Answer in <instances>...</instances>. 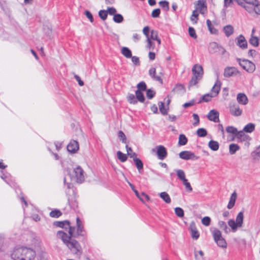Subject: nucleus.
Masks as SVG:
<instances>
[{
    "instance_id": "obj_1",
    "label": "nucleus",
    "mask_w": 260,
    "mask_h": 260,
    "mask_svg": "<svg viewBox=\"0 0 260 260\" xmlns=\"http://www.w3.org/2000/svg\"><path fill=\"white\" fill-rule=\"evenodd\" d=\"M75 230V226H70V230L68 231L69 235L64 232L61 231L57 232V235L61 239L71 253L76 257L80 258L82 254V248L78 241L74 239L77 238V236L74 235Z\"/></svg>"
},
{
    "instance_id": "obj_2",
    "label": "nucleus",
    "mask_w": 260,
    "mask_h": 260,
    "mask_svg": "<svg viewBox=\"0 0 260 260\" xmlns=\"http://www.w3.org/2000/svg\"><path fill=\"white\" fill-rule=\"evenodd\" d=\"M36 252L31 248L25 247L16 248L11 254L13 260H33Z\"/></svg>"
},
{
    "instance_id": "obj_3",
    "label": "nucleus",
    "mask_w": 260,
    "mask_h": 260,
    "mask_svg": "<svg viewBox=\"0 0 260 260\" xmlns=\"http://www.w3.org/2000/svg\"><path fill=\"white\" fill-rule=\"evenodd\" d=\"M240 60L239 65L245 70L249 73H253L255 70V64L251 61L247 59Z\"/></svg>"
},
{
    "instance_id": "obj_4",
    "label": "nucleus",
    "mask_w": 260,
    "mask_h": 260,
    "mask_svg": "<svg viewBox=\"0 0 260 260\" xmlns=\"http://www.w3.org/2000/svg\"><path fill=\"white\" fill-rule=\"evenodd\" d=\"M156 150L158 158L160 160H164L167 156L166 148L162 145H159L152 149V151L155 152Z\"/></svg>"
},
{
    "instance_id": "obj_5",
    "label": "nucleus",
    "mask_w": 260,
    "mask_h": 260,
    "mask_svg": "<svg viewBox=\"0 0 260 260\" xmlns=\"http://www.w3.org/2000/svg\"><path fill=\"white\" fill-rule=\"evenodd\" d=\"M75 176L73 177L77 182L82 183L84 180V171L82 169L78 166L73 170Z\"/></svg>"
},
{
    "instance_id": "obj_6",
    "label": "nucleus",
    "mask_w": 260,
    "mask_h": 260,
    "mask_svg": "<svg viewBox=\"0 0 260 260\" xmlns=\"http://www.w3.org/2000/svg\"><path fill=\"white\" fill-rule=\"evenodd\" d=\"M179 157L184 160L188 159H198V156H197L194 153L189 151H183L179 153Z\"/></svg>"
},
{
    "instance_id": "obj_7",
    "label": "nucleus",
    "mask_w": 260,
    "mask_h": 260,
    "mask_svg": "<svg viewBox=\"0 0 260 260\" xmlns=\"http://www.w3.org/2000/svg\"><path fill=\"white\" fill-rule=\"evenodd\" d=\"M245 10L249 13L255 12L257 14H260V4L257 0L256 2H252V3L248 6Z\"/></svg>"
},
{
    "instance_id": "obj_8",
    "label": "nucleus",
    "mask_w": 260,
    "mask_h": 260,
    "mask_svg": "<svg viewBox=\"0 0 260 260\" xmlns=\"http://www.w3.org/2000/svg\"><path fill=\"white\" fill-rule=\"evenodd\" d=\"M156 69L154 68H151L149 71V74L150 76L155 81H158L161 84H162L163 81L161 79L162 73L159 72L157 75L156 74Z\"/></svg>"
},
{
    "instance_id": "obj_9",
    "label": "nucleus",
    "mask_w": 260,
    "mask_h": 260,
    "mask_svg": "<svg viewBox=\"0 0 260 260\" xmlns=\"http://www.w3.org/2000/svg\"><path fill=\"white\" fill-rule=\"evenodd\" d=\"M230 111L235 116H240L242 113V110L240 108L239 105L236 103L230 104Z\"/></svg>"
},
{
    "instance_id": "obj_10",
    "label": "nucleus",
    "mask_w": 260,
    "mask_h": 260,
    "mask_svg": "<svg viewBox=\"0 0 260 260\" xmlns=\"http://www.w3.org/2000/svg\"><path fill=\"white\" fill-rule=\"evenodd\" d=\"M193 75L202 79L204 74V71L202 66L199 64H194L192 68Z\"/></svg>"
},
{
    "instance_id": "obj_11",
    "label": "nucleus",
    "mask_w": 260,
    "mask_h": 260,
    "mask_svg": "<svg viewBox=\"0 0 260 260\" xmlns=\"http://www.w3.org/2000/svg\"><path fill=\"white\" fill-rule=\"evenodd\" d=\"M236 44L238 46L242 49H245L247 48V42L245 37L242 35H239L236 38Z\"/></svg>"
},
{
    "instance_id": "obj_12",
    "label": "nucleus",
    "mask_w": 260,
    "mask_h": 260,
    "mask_svg": "<svg viewBox=\"0 0 260 260\" xmlns=\"http://www.w3.org/2000/svg\"><path fill=\"white\" fill-rule=\"evenodd\" d=\"M68 151L72 153H75L79 149V144L75 140H72L67 146Z\"/></svg>"
},
{
    "instance_id": "obj_13",
    "label": "nucleus",
    "mask_w": 260,
    "mask_h": 260,
    "mask_svg": "<svg viewBox=\"0 0 260 260\" xmlns=\"http://www.w3.org/2000/svg\"><path fill=\"white\" fill-rule=\"evenodd\" d=\"M209 120L217 122L219 121V113L215 110H211L207 115Z\"/></svg>"
},
{
    "instance_id": "obj_14",
    "label": "nucleus",
    "mask_w": 260,
    "mask_h": 260,
    "mask_svg": "<svg viewBox=\"0 0 260 260\" xmlns=\"http://www.w3.org/2000/svg\"><path fill=\"white\" fill-rule=\"evenodd\" d=\"M221 84V82L218 79V78H217L215 83L211 89V93L210 94L212 95V96L215 97L218 94L220 90Z\"/></svg>"
},
{
    "instance_id": "obj_15",
    "label": "nucleus",
    "mask_w": 260,
    "mask_h": 260,
    "mask_svg": "<svg viewBox=\"0 0 260 260\" xmlns=\"http://www.w3.org/2000/svg\"><path fill=\"white\" fill-rule=\"evenodd\" d=\"M189 229L192 238L196 240L198 239L200 236V234L197 230L196 224L193 222L190 223Z\"/></svg>"
},
{
    "instance_id": "obj_16",
    "label": "nucleus",
    "mask_w": 260,
    "mask_h": 260,
    "mask_svg": "<svg viewBox=\"0 0 260 260\" xmlns=\"http://www.w3.org/2000/svg\"><path fill=\"white\" fill-rule=\"evenodd\" d=\"M237 100L239 104L245 105L248 103V100L246 95L243 93L237 94Z\"/></svg>"
},
{
    "instance_id": "obj_17",
    "label": "nucleus",
    "mask_w": 260,
    "mask_h": 260,
    "mask_svg": "<svg viewBox=\"0 0 260 260\" xmlns=\"http://www.w3.org/2000/svg\"><path fill=\"white\" fill-rule=\"evenodd\" d=\"M237 2L238 4L243 7L245 9L250 6L252 2H256V0H234Z\"/></svg>"
},
{
    "instance_id": "obj_18",
    "label": "nucleus",
    "mask_w": 260,
    "mask_h": 260,
    "mask_svg": "<svg viewBox=\"0 0 260 260\" xmlns=\"http://www.w3.org/2000/svg\"><path fill=\"white\" fill-rule=\"evenodd\" d=\"M237 197V193L234 191L231 195L230 201L227 206V208L229 209H232L235 205L236 200Z\"/></svg>"
},
{
    "instance_id": "obj_19",
    "label": "nucleus",
    "mask_w": 260,
    "mask_h": 260,
    "mask_svg": "<svg viewBox=\"0 0 260 260\" xmlns=\"http://www.w3.org/2000/svg\"><path fill=\"white\" fill-rule=\"evenodd\" d=\"M223 30L224 33L225 34V35L229 37L230 36H231L234 31V27L231 25H226L223 28Z\"/></svg>"
},
{
    "instance_id": "obj_20",
    "label": "nucleus",
    "mask_w": 260,
    "mask_h": 260,
    "mask_svg": "<svg viewBox=\"0 0 260 260\" xmlns=\"http://www.w3.org/2000/svg\"><path fill=\"white\" fill-rule=\"evenodd\" d=\"M54 225L57 227L66 229L68 228L67 227H66L67 226L69 228V230H70V226H71L70 225V223L69 220H64L62 221H55L54 222Z\"/></svg>"
},
{
    "instance_id": "obj_21",
    "label": "nucleus",
    "mask_w": 260,
    "mask_h": 260,
    "mask_svg": "<svg viewBox=\"0 0 260 260\" xmlns=\"http://www.w3.org/2000/svg\"><path fill=\"white\" fill-rule=\"evenodd\" d=\"M244 219V214L243 212H240L236 216V222L238 224L239 228L243 225Z\"/></svg>"
},
{
    "instance_id": "obj_22",
    "label": "nucleus",
    "mask_w": 260,
    "mask_h": 260,
    "mask_svg": "<svg viewBox=\"0 0 260 260\" xmlns=\"http://www.w3.org/2000/svg\"><path fill=\"white\" fill-rule=\"evenodd\" d=\"M213 237L215 242L223 238L221 235V232L219 230L215 229L212 232Z\"/></svg>"
},
{
    "instance_id": "obj_23",
    "label": "nucleus",
    "mask_w": 260,
    "mask_h": 260,
    "mask_svg": "<svg viewBox=\"0 0 260 260\" xmlns=\"http://www.w3.org/2000/svg\"><path fill=\"white\" fill-rule=\"evenodd\" d=\"M209 147L213 151H217L219 149V145L218 142L211 140L208 143Z\"/></svg>"
},
{
    "instance_id": "obj_24",
    "label": "nucleus",
    "mask_w": 260,
    "mask_h": 260,
    "mask_svg": "<svg viewBox=\"0 0 260 260\" xmlns=\"http://www.w3.org/2000/svg\"><path fill=\"white\" fill-rule=\"evenodd\" d=\"M159 197L167 204H170L171 202V200L170 196L166 192H162L159 194Z\"/></svg>"
},
{
    "instance_id": "obj_25",
    "label": "nucleus",
    "mask_w": 260,
    "mask_h": 260,
    "mask_svg": "<svg viewBox=\"0 0 260 260\" xmlns=\"http://www.w3.org/2000/svg\"><path fill=\"white\" fill-rule=\"evenodd\" d=\"M121 53L126 58L132 57V54L131 50L126 47H123L121 49Z\"/></svg>"
},
{
    "instance_id": "obj_26",
    "label": "nucleus",
    "mask_w": 260,
    "mask_h": 260,
    "mask_svg": "<svg viewBox=\"0 0 260 260\" xmlns=\"http://www.w3.org/2000/svg\"><path fill=\"white\" fill-rule=\"evenodd\" d=\"M218 224L220 229L223 230L225 233H229L230 232V229L228 228L224 221L221 220L219 221Z\"/></svg>"
},
{
    "instance_id": "obj_27",
    "label": "nucleus",
    "mask_w": 260,
    "mask_h": 260,
    "mask_svg": "<svg viewBox=\"0 0 260 260\" xmlns=\"http://www.w3.org/2000/svg\"><path fill=\"white\" fill-rule=\"evenodd\" d=\"M235 69L232 67H227L224 69V76L225 77H230L233 76L234 73Z\"/></svg>"
},
{
    "instance_id": "obj_28",
    "label": "nucleus",
    "mask_w": 260,
    "mask_h": 260,
    "mask_svg": "<svg viewBox=\"0 0 260 260\" xmlns=\"http://www.w3.org/2000/svg\"><path fill=\"white\" fill-rule=\"evenodd\" d=\"M187 138L183 134H180L179 136L178 145L179 146H183L187 143Z\"/></svg>"
},
{
    "instance_id": "obj_29",
    "label": "nucleus",
    "mask_w": 260,
    "mask_h": 260,
    "mask_svg": "<svg viewBox=\"0 0 260 260\" xmlns=\"http://www.w3.org/2000/svg\"><path fill=\"white\" fill-rule=\"evenodd\" d=\"M240 149V147L236 144H231L229 146V151L231 154H234Z\"/></svg>"
},
{
    "instance_id": "obj_30",
    "label": "nucleus",
    "mask_w": 260,
    "mask_h": 260,
    "mask_svg": "<svg viewBox=\"0 0 260 260\" xmlns=\"http://www.w3.org/2000/svg\"><path fill=\"white\" fill-rule=\"evenodd\" d=\"M254 129L255 125L253 123H249L244 126L243 131L246 133H251L254 131Z\"/></svg>"
},
{
    "instance_id": "obj_31",
    "label": "nucleus",
    "mask_w": 260,
    "mask_h": 260,
    "mask_svg": "<svg viewBox=\"0 0 260 260\" xmlns=\"http://www.w3.org/2000/svg\"><path fill=\"white\" fill-rule=\"evenodd\" d=\"M228 224L231 228L233 232H235L237 230L238 228H239L238 224L233 219H230L228 221Z\"/></svg>"
},
{
    "instance_id": "obj_32",
    "label": "nucleus",
    "mask_w": 260,
    "mask_h": 260,
    "mask_svg": "<svg viewBox=\"0 0 260 260\" xmlns=\"http://www.w3.org/2000/svg\"><path fill=\"white\" fill-rule=\"evenodd\" d=\"M249 43L254 47H257L259 45V39L257 37L251 35V38L249 39Z\"/></svg>"
},
{
    "instance_id": "obj_33",
    "label": "nucleus",
    "mask_w": 260,
    "mask_h": 260,
    "mask_svg": "<svg viewBox=\"0 0 260 260\" xmlns=\"http://www.w3.org/2000/svg\"><path fill=\"white\" fill-rule=\"evenodd\" d=\"M136 97L137 101H139L141 103H143L145 101V97L144 96L142 91L139 90H136L135 91Z\"/></svg>"
},
{
    "instance_id": "obj_34",
    "label": "nucleus",
    "mask_w": 260,
    "mask_h": 260,
    "mask_svg": "<svg viewBox=\"0 0 260 260\" xmlns=\"http://www.w3.org/2000/svg\"><path fill=\"white\" fill-rule=\"evenodd\" d=\"M206 22L208 29L210 31V32L212 34H217L218 30L212 26V24L210 20L207 19Z\"/></svg>"
},
{
    "instance_id": "obj_35",
    "label": "nucleus",
    "mask_w": 260,
    "mask_h": 260,
    "mask_svg": "<svg viewBox=\"0 0 260 260\" xmlns=\"http://www.w3.org/2000/svg\"><path fill=\"white\" fill-rule=\"evenodd\" d=\"M178 178L182 181H183L186 179L185 172L182 170H175Z\"/></svg>"
},
{
    "instance_id": "obj_36",
    "label": "nucleus",
    "mask_w": 260,
    "mask_h": 260,
    "mask_svg": "<svg viewBox=\"0 0 260 260\" xmlns=\"http://www.w3.org/2000/svg\"><path fill=\"white\" fill-rule=\"evenodd\" d=\"M133 160L139 171L143 168V164L140 159L135 157L134 159H133Z\"/></svg>"
},
{
    "instance_id": "obj_37",
    "label": "nucleus",
    "mask_w": 260,
    "mask_h": 260,
    "mask_svg": "<svg viewBox=\"0 0 260 260\" xmlns=\"http://www.w3.org/2000/svg\"><path fill=\"white\" fill-rule=\"evenodd\" d=\"M117 156L119 160L121 162L125 161L127 159V156L125 154L123 153L120 151L117 152Z\"/></svg>"
},
{
    "instance_id": "obj_38",
    "label": "nucleus",
    "mask_w": 260,
    "mask_h": 260,
    "mask_svg": "<svg viewBox=\"0 0 260 260\" xmlns=\"http://www.w3.org/2000/svg\"><path fill=\"white\" fill-rule=\"evenodd\" d=\"M201 79L200 78L197 77L196 75H193L189 82V87L196 85Z\"/></svg>"
},
{
    "instance_id": "obj_39",
    "label": "nucleus",
    "mask_w": 260,
    "mask_h": 260,
    "mask_svg": "<svg viewBox=\"0 0 260 260\" xmlns=\"http://www.w3.org/2000/svg\"><path fill=\"white\" fill-rule=\"evenodd\" d=\"M235 136L237 138L241 139V140L245 141L248 139V136L245 135L243 131L238 132L235 134Z\"/></svg>"
},
{
    "instance_id": "obj_40",
    "label": "nucleus",
    "mask_w": 260,
    "mask_h": 260,
    "mask_svg": "<svg viewBox=\"0 0 260 260\" xmlns=\"http://www.w3.org/2000/svg\"><path fill=\"white\" fill-rule=\"evenodd\" d=\"M158 106L159 111L161 112V113L164 115H167L168 113V111L167 109L165 108L164 103L162 102H159L158 103Z\"/></svg>"
},
{
    "instance_id": "obj_41",
    "label": "nucleus",
    "mask_w": 260,
    "mask_h": 260,
    "mask_svg": "<svg viewBox=\"0 0 260 260\" xmlns=\"http://www.w3.org/2000/svg\"><path fill=\"white\" fill-rule=\"evenodd\" d=\"M125 147L127 150V154L128 156H129L131 158H133V159H134L135 157H137V154L133 151L131 147H128L127 145H126Z\"/></svg>"
},
{
    "instance_id": "obj_42",
    "label": "nucleus",
    "mask_w": 260,
    "mask_h": 260,
    "mask_svg": "<svg viewBox=\"0 0 260 260\" xmlns=\"http://www.w3.org/2000/svg\"><path fill=\"white\" fill-rule=\"evenodd\" d=\"M84 233L85 231L84 230V227L83 225H82L77 228L76 233H74V235L77 236V238L79 236H84L85 235Z\"/></svg>"
},
{
    "instance_id": "obj_43",
    "label": "nucleus",
    "mask_w": 260,
    "mask_h": 260,
    "mask_svg": "<svg viewBox=\"0 0 260 260\" xmlns=\"http://www.w3.org/2000/svg\"><path fill=\"white\" fill-rule=\"evenodd\" d=\"M214 96H212V95L211 94H206L202 96L200 99V100L199 101L198 103H200L202 101H204L205 102H208L209 101H210L212 98H213Z\"/></svg>"
},
{
    "instance_id": "obj_44",
    "label": "nucleus",
    "mask_w": 260,
    "mask_h": 260,
    "mask_svg": "<svg viewBox=\"0 0 260 260\" xmlns=\"http://www.w3.org/2000/svg\"><path fill=\"white\" fill-rule=\"evenodd\" d=\"M113 19L115 22L119 23L123 21V17L120 14H116L114 15Z\"/></svg>"
},
{
    "instance_id": "obj_45",
    "label": "nucleus",
    "mask_w": 260,
    "mask_h": 260,
    "mask_svg": "<svg viewBox=\"0 0 260 260\" xmlns=\"http://www.w3.org/2000/svg\"><path fill=\"white\" fill-rule=\"evenodd\" d=\"M137 87L138 88L137 90H139L140 91H144L147 90L146 84L143 81H142L138 83L137 86Z\"/></svg>"
},
{
    "instance_id": "obj_46",
    "label": "nucleus",
    "mask_w": 260,
    "mask_h": 260,
    "mask_svg": "<svg viewBox=\"0 0 260 260\" xmlns=\"http://www.w3.org/2000/svg\"><path fill=\"white\" fill-rule=\"evenodd\" d=\"M198 9L200 10L201 13H203L202 11L204 9H206V6L205 5L204 0H199L198 2Z\"/></svg>"
},
{
    "instance_id": "obj_47",
    "label": "nucleus",
    "mask_w": 260,
    "mask_h": 260,
    "mask_svg": "<svg viewBox=\"0 0 260 260\" xmlns=\"http://www.w3.org/2000/svg\"><path fill=\"white\" fill-rule=\"evenodd\" d=\"M197 134L200 137H204L207 135V132L204 128H200L197 130Z\"/></svg>"
},
{
    "instance_id": "obj_48",
    "label": "nucleus",
    "mask_w": 260,
    "mask_h": 260,
    "mask_svg": "<svg viewBox=\"0 0 260 260\" xmlns=\"http://www.w3.org/2000/svg\"><path fill=\"white\" fill-rule=\"evenodd\" d=\"M176 215L179 217H183L184 215L183 210L180 207H176L174 209Z\"/></svg>"
},
{
    "instance_id": "obj_49",
    "label": "nucleus",
    "mask_w": 260,
    "mask_h": 260,
    "mask_svg": "<svg viewBox=\"0 0 260 260\" xmlns=\"http://www.w3.org/2000/svg\"><path fill=\"white\" fill-rule=\"evenodd\" d=\"M129 186L131 187V188H132V189L133 190V191L135 192L136 196L140 199V200H141L142 202H144V199H143L140 196V194L139 193V192L135 189V187L134 186V185L132 184L130 182H128Z\"/></svg>"
},
{
    "instance_id": "obj_50",
    "label": "nucleus",
    "mask_w": 260,
    "mask_h": 260,
    "mask_svg": "<svg viewBox=\"0 0 260 260\" xmlns=\"http://www.w3.org/2000/svg\"><path fill=\"white\" fill-rule=\"evenodd\" d=\"M218 246L222 248H226L227 246V243L225 240L224 238L219 239V240L215 242Z\"/></svg>"
},
{
    "instance_id": "obj_51",
    "label": "nucleus",
    "mask_w": 260,
    "mask_h": 260,
    "mask_svg": "<svg viewBox=\"0 0 260 260\" xmlns=\"http://www.w3.org/2000/svg\"><path fill=\"white\" fill-rule=\"evenodd\" d=\"M118 137L120 140L121 141L122 143H126V138L125 134L122 131H119L118 132Z\"/></svg>"
},
{
    "instance_id": "obj_52",
    "label": "nucleus",
    "mask_w": 260,
    "mask_h": 260,
    "mask_svg": "<svg viewBox=\"0 0 260 260\" xmlns=\"http://www.w3.org/2000/svg\"><path fill=\"white\" fill-rule=\"evenodd\" d=\"M127 100L131 103L133 104H136L137 103V100L136 97L133 94H129L127 96Z\"/></svg>"
},
{
    "instance_id": "obj_53",
    "label": "nucleus",
    "mask_w": 260,
    "mask_h": 260,
    "mask_svg": "<svg viewBox=\"0 0 260 260\" xmlns=\"http://www.w3.org/2000/svg\"><path fill=\"white\" fill-rule=\"evenodd\" d=\"M62 214L61 212L58 210H54L50 212V216L52 217L57 218L61 216Z\"/></svg>"
},
{
    "instance_id": "obj_54",
    "label": "nucleus",
    "mask_w": 260,
    "mask_h": 260,
    "mask_svg": "<svg viewBox=\"0 0 260 260\" xmlns=\"http://www.w3.org/2000/svg\"><path fill=\"white\" fill-rule=\"evenodd\" d=\"M160 6L164 8L166 11L169 10V2L166 1H160L159 3Z\"/></svg>"
},
{
    "instance_id": "obj_55",
    "label": "nucleus",
    "mask_w": 260,
    "mask_h": 260,
    "mask_svg": "<svg viewBox=\"0 0 260 260\" xmlns=\"http://www.w3.org/2000/svg\"><path fill=\"white\" fill-rule=\"evenodd\" d=\"M183 184L185 186L186 189L187 191L191 192L192 191V188L190 185L189 182H188L187 179L182 181Z\"/></svg>"
},
{
    "instance_id": "obj_56",
    "label": "nucleus",
    "mask_w": 260,
    "mask_h": 260,
    "mask_svg": "<svg viewBox=\"0 0 260 260\" xmlns=\"http://www.w3.org/2000/svg\"><path fill=\"white\" fill-rule=\"evenodd\" d=\"M226 131L228 133L235 135L237 133V129L232 126H229L226 128Z\"/></svg>"
},
{
    "instance_id": "obj_57",
    "label": "nucleus",
    "mask_w": 260,
    "mask_h": 260,
    "mask_svg": "<svg viewBox=\"0 0 260 260\" xmlns=\"http://www.w3.org/2000/svg\"><path fill=\"white\" fill-rule=\"evenodd\" d=\"M155 94V92L151 89H148L146 90V96L148 99H152Z\"/></svg>"
},
{
    "instance_id": "obj_58",
    "label": "nucleus",
    "mask_w": 260,
    "mask_h": 260,
    "mask_svg": "<svg viewBox=\"0 0 260 260\" xmlns=\"http://www.w3.org/2000/svg\"><path fill=\"white\" fill-rule=\"evenodd\" d=\"M107 12L105 10H100L99 12V17L103 20H105L107 19Z\"/></svg>"
},
{
    "instance_id": "obj_59",
    "label": "nucleus",
    "mask_w": 260,
    "mask_h": 260,
    "mask_svg": "<svg viewBox=\"0 0 260 260\" xmlns=\"http://www.w3.org/2000/svg\"><path fill=\"white\" fill-rule=\"evenodd\" d=\"M211 219L208 216H205L202 219V223L205 226H209L210 224Z\"/></svg>"
},
{
    "instance_id": "obj_60",
    "label": "nucleus",
    "mask_w": 260,
    "mask_h": 260,
    "mask_svg": "<svg viewBox=\"0 0 260 260\" xmlns=\"http://www.w3.org/2000/svg\"><path fill=\"white\" fill-rule=\"evenodd\" d=\"M150 38V40L151 39V40H155L156 39H157V38H158V32L157 31L155 30H152L151 31V35L149 37Z\"/></svg>"
},
{
    "instance_id": "obj_61",
    "label": "nucleus",
    "mask_w": 260,
    "mask_h": 260,
    "mask_svg": "<svg viewBox=\"0 0 260 260\" xmlns=\"http://www.w3.org/2000/svg\"><path fill=\"white\" fill-rule=\"evenodd\" d=\"M188 32H189V36L191 37H192L194 39H196L197 38V36L196 35V31L193 27H189Z\"/></svg>"
},
{
    "instance_id": "obj_62",
    "label": "nucleus",
    "mask_w": 260,
    "mask_h": 260,
    "mask_svg": "<svg viewBox=\"0 0 260 260\" xmlns=\"http://www.w3.org/2000/svg\"><path fill=\"white\" fill-rule=\"evenodd\" d=\"M198 15L199 14L197 12L196 10L193 11L192 15L190 17L191 21H194V23H196L197 22Z\"/></svg>"
},
{
    "instance_id": "obj_63",
    "label": "nucleus",
    "mask_w": 260,
    "mask_h": 260,
    "mask_svg": "<svg viewBox=\"0 0 260 260\" xmlns=\"http://www.w3.org/2000/svg\"><path fill=\"white\" fill-rule=\"evenodd\" d=\"M192 117H193V119L194 120V122L192 123V124L194 126L198 125L199 124V122H200L199 116H198V115L197 114L194 113L192 115Z\"/></svg>"
},
{
    "instance_id": "obj_64",
    "label": "nucleus",
    "mask_w": 260,
    "mask_h": 260,
    "mask_svg": "<svg viewBox=\"0 0 260 260\" xmlns=\"http://www.w3.org/2000/svg\"><path fill=\"white\" fill-rule=\"evenodd\" d=\"M160 13V10L159 9H155L153 10L151 13V16L153 18H157L159 17Z\"/></svg>"
}]
</instances>
